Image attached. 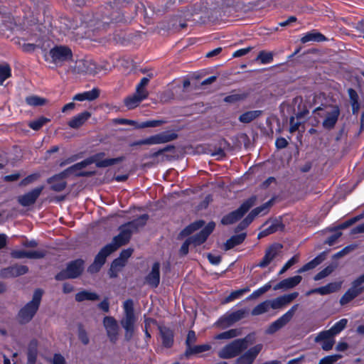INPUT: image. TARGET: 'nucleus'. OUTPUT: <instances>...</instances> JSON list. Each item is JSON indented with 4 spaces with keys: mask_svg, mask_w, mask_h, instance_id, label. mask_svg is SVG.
I'll list each match as a JSON object with an SVG mask.
<instances>
[{
    "mask_svg": "<svg viewBox=\"0 0 364 364\" xmlns=\"http://www.w3.org/2000/svg\"><path fill=\"white\" fill-rule=\"evenodd\" d=\"M122 20L121 14L113 10L111 4L105 6H100L98 10L93 14L92 18L90 19L89 24L90 27H93V31H100L107 30L112 23L119 22Z\"/></svg>",
    "mask_w": 364,
    "mask_h": 364,
    "instance_id": "1",
    "label": "nucleus"
},
{
    "mask_svg": "<svg viewBox=\"0 0 364 364\" xmlns=\"http://www.w3.org/2000/svg\"><path fill=\"white\" fill-rule=\"evenodd\" d=\"M43 295V290L36 289L33 292L32 299L20 309L16 316L20 324L25 325L32 321L39 309Z\"/></svg>",
    "mask_w": 364,
    "mask_h": 364,
    "instance_id": "2",
    "label": "nucleus"
},
{
    "mask_svg": "<svg viewBox=\"0 0 364 364\" xmlns=\"http://www.w3.org/2000/svg\"><path fill=\"white\" fill-rule=\"evenodd\" d=\"M254 336L248 334L242 338H237L223 346L218 352V357L222 359H231L235 358L253 343Z\"/></svg>",
    "mask_w": 364,
    "mask_h": 364,
    "instance_id": "3",
    "label": "nucleus"
},
{
    "mask_svg": "<svg viewBox=\"0 0 364 364\" xmlns=\"http://www.w3.org/2000/svg\"><path fill=\"white\" fill-rule=\"evenodd\" d=\"M215 228V223L213 221H210L199 232L188 237L179 250L180 255L182 256L188 255L189 246L191 245L194 247H198L203 244L213 232Z\"/></svg>",
    "mask_w": 364,
    "mask_h": 364,
    "instance_id": "4",
    "label": "nucleus"
},
{
    "mask_svg": "<svg viewBox=\"0 0 364 364\" xmlns=\"http://www.w3.org/2000/svg\"><path fill=\"white\" fill-rule=\"evenodd\" d=\"M124 316L120 321V324L125 331V340L129 341L135 330L136 317L134 314V301L132 299H127L123 303Z\"/></svg>",
    "mask_w": 364,
    "mask_h": 364,
    "instance_id": "5",
    "label": "nucleus"
},
{
    "mask_svg": "<svg viewBox=\"0 0 364 364\" xmlns=\"http://www.w3.org/2000/svg\"><path fill=\"white\" fill-rule=\"evenodd\" d=\"M73 56V51L69 46L55 45L44 54V60L56 66H61L65 63L72 60Z\"/></svg>",
    "mask_w": 364,
    "mask_h": 364,
    "instance_id": "6",
    "label": "nucleus"
},
{
    "mask_svg": "<svg viewBox=\"0 0 364 364\" xmlns=\"http://www.w3.org/2000/svg\"><path fill=\"white\" fill-rule=\"evenodd\" d=\"M256 200V196H250L237 209L225 215L221 219V223L224 225H228L240 220L255 205Z\"/></svg>",
    "mask_w": 364,
    "mask_h": 364,
    "instance_id": "7",
    "label": "nucleus"
},
{
    "mask_svg": "<svg viewBox=\"0 0 364 364\" xmlns=\"http://www.w3.org/2000/svg\"><path fill=\"white\" fill-rule=\"evenodd\" d=\"M85 262L82 259H76L67 264L66 268L55 275L57 281H64L68 279H76L83 272Z\"/></svg>",
    "mask_w": 364,
    "mask_h": 364,
    "instance_id": "8",
    "label": "nucleus"
},
{
    "mask_svg": "<svg viewBox=\"0 0 364 364\" xmlns=\"http://www.w3.org/2000/svg\"><path fill=\"white\" fill-rule=\"evenodd\" d=\"M178 138L176 132L165 131L155 135L150 136L146 139H139L132 142L129 146L133 147L141 145H152L167 143Z\"/></svg>",
    "mask_w": 364,
    "mask_h": 364,
    "instance_id": "9",
    "label": "nucleus"
},
{
    "mask_svg": "<svg viewBox=\"0 0 364 364\" xmlns=\"http://www.w3.org/2000/svg\"><path fill=\"white\" fill-rule=\"evenodd\" d=\"M105 156V152H98L85 159L84 161L87 166L92 164H95L97 168H106L121 163L125 159L124 156L102 159Z\"/></svg>",
    "mask_w": 364,
    "mask_h": 364,
    "instance_id": "10",
    "label": "nucleus"
},
{
    "mask_svg": "<svg viewBox=\"0 0 364 364\" xmlns=\"http://www.w3.org/2000/svg\"><path fill=\"white\" fill-rule=\"evenodd\" d=\"M105 156V152H98L85 159L84 161L87 166L92 164H95L97 168H106L121 163L125 159L124 156L102 159Z\"/></svg>",
    "mask_w": 364,
    "mask_h": 364,
    "instance_id": "11",
    "label": "nucleus"
},
{
    "mask_svg": "<svg viewBox=\"0 0 364 364\" xmlns=\"http://www.w3.org/2000/svg\"><path fill=\"white\" fill-rule=\"evenodd\" d=\"M274 199L272 198L262 205L254 208L250 213L237 225L236 231L246 229L260 213L267 214L273 205Z\"/></svg>",
    "mask_w": 364,
    "mask_h": 364,
    "instance_id": "12",
    "label": "nucleus"
},
{
    "mask_svg": "<svg viewBox=\"0 0 364 364\" xmlns=\"http://www.w3.org/2000/svg\"><path fill=\"white\" fill-rule=\"evenodd\" d=\"M363 283H364V273L352 282V287L342 296L340 303L342 305L346 304L360 295L364 291V287H361Z\"/></svg>",
    "mask_w": 364,
    "mask_h": 364,
    "instance_id": "13",
    "label": "nucleus"
},
{
    "mask_svg": "<svg viewBox=\"0 0 364 364\" xmlns=\"http://www.w3.org/2000/svg\"><path fill=\"white\" fill-rule=\"evenodd\" d=\"M298 306L299 304H294L284 314L272 322L267 328V333L269 334H273L288 323L294 316Z\"/></svg>",
    "mask_w": 364,
    "mask_h": 364,
    "instance_id": "14",
    "label": "nucleus"
},
{
    "mask_svg": "<svg viewBox=\"0 0 364 364\" xmlns=\"http://www.w3.org/2000/svg\"><path fill=\"white\" fill-rule=\"evenodd\" d=\"M298 306L299 304H294L284 314L272 322L267 328V333L269 334H273L288 323L294 316Z\"/></svg>",
    "mask_w": 364,
    "mask_h": 364,
    "instance_id": "15",
    "label": "nucleus"
},
{
    "mask_svg": "<svg viewBox=\"0 0 364 364\" xmlns=\"http://www.w3.org/2000/svg\"><path fill=\"white\" fill-rule=\"evenodd\" d=\"M114 122L118 124H127L134 126L136 129H144L147 127H157L166 123V121L162 119H153L147 120L142 122H138L132 119L124 118H117Z\"/></svg>",
    "mask_w": 364,
    "mask_h": 364,
    "instance_id": "16",
    "label": "nucleus"
},
{
    "mask_svg": "<svg viewBox=\"0 0 364 364\" xmlns=\"http://www.w3.org/2000/svg\"><path fill=\"white\" fill-rule=\"evenodd\" d=\"M103 325L108 338L112 343H115L119 336V326L117 320L112 316H105Z\"/></svg>",
    "mask_w": 364,
    "mask_h": 364,
    "instance_id": "17",
    "label": "nucleus"
},
{
    "mask_svg": "<svg viewBox=\"0 0 364 364\" xmlns=\"http://www.w3.org/2000/svg\"><path fill=\"white\" fill-rule=\"evenodd\" d=\"M44 188L43 186H38L23 195L18 197V202L23 207L33 205Z\"/></svg>",
    "mask_w": 364,
    "mask_h": 364,
    "instance_id": "18",
    "label": "nucleus"
},
{
    "mask_svg": "<svg viewBox=\"0 0 364 364\" xmlns=\"http://www.w3.org/2000/svg\"><path fill=\"white\" fill-rule=\"evenodd\" d=\"M67 178L64 174H62V171L54 174L49 177L46 180V183L50 185V189L55 192H61L64 191L68 185L65 181Z\"/></svg>",
    "mask_w": 364,
    "mask_h": 364,
    "instance_id": "19",
    "label": "nucleus"
},
{
    "mask_svg": "<svg viewBox=\"0 0 364 364\" xmlns=\"http://www.w3.org/2000/svg\"><path fill=\"white\" fill-rule=\"evenodd\" d=\"M282 248V245L279 243H274L270 245L266 250L262 259L257 264L261 268L267 267L271 262L277 256L279 250Z\"/></svg>",
    "mask_w": 364,
    "mask_h": 364,
    "instance_id": "20",
    "label": "nucleus"
},
{
    "mask_svg": "<svg viewBox=\"0 0 364 364\" xmlns=\"http://www.w3.org/2000/svg\"><path fill=\"white\" fill-rule=\"evenodd\" d=\"M47 255L46 250H38L26 251L23 250H14L11 252V256L16 259H42L44 258Z\"/></svg>",
    "mask_w": 364,
    "mask_h": 364,
    "instance_id": "21",
    "label": "nucleus"
},
{
    "mask_svg": "<svg viewBox=\"0 0 364 364\" xmlns=\"http://www.w3.org/2000/svg\"><path fill=\"white\" fill-rule=\"evenodd\" d=\"M144 283L151 288H156L160 283V263L155 262L151 272L144 277Z\"/></svg>",
    "mask_w": 364,
    "mask_h": 364,
    "instance_id": "22",
    "label": "nucleus"
},
{
    "mask_svg": "<svg viewBox=\"0 0 364 364\" xmlns=\"http://www.w3.org/2000/svg\"><path fill=\"white\" fill-rule=\"evenodd\" d=\"M341 110L338 105L331 107V110L326 112V117L322 123L323 127L328 130L333 129L338 119Z\"/></svg>",
    "mask_w": 364,
    "mask_h": 364,
    "instance_id": "23",
    "label": "nucleus"
},
{
    "mask_svg": "<svg viewBox=\"0 0 364 364\" xmlns=\"http://www.w3.org/2000/svg\"><path fill=\"white\" fill-rule=\"evenodd\" d=\"M299 296L296 291L288 294H284L278 296L272 300H269L270 307L273 309H281L285 305L289 304Z\"/></svg>",
    "mask_w": 364,
    "mask_h": 364,
    "instance_id": "24",
    "label": "nucleus"
},
{
    "mask_svg": "<svg viewBox=\"0 0 364 364\" xmlns=\"http://www.w3.org/2000/svg\"><path fill=\"white\" fill-rule=\"evenodd\" d=\"M162 346L164 348H170L173 346L174 333L172 329L165 326H158Z\"/></svg>",
    "mask_w": 364,
    "mask_h": 364,
    "instance_id": "25",
    "label": "nucleus"
},
{
    "mask_svg": "<svg viewBox=\"0 0 364 364\" xmlns=\"http://www.w3.org/2000/svg\"><path fill=\"white\" fill-rule=\"evenodd\" d=\"M28 267L26 265H12L1 270V274L4 278L17 277L26 274Z\"/></svg>",
    "mask_w": 364,
    "mask_h": 364,
    "instance_id": "26",
    "label": "nucleus"
},
{
    "mask_svg": "<svg viewBox=\"0 0 364 364\" xmlns=\"http://www.w3.org/2000/svg\"><path fill=\"white\" fill-rule=\"evenodd\" d=\"M212 348V346L209 343H204L200 345H193L190 348H186L184 353L182 355V358L186 359H190L193 356H199V355L205 351H208Z\"/></svg>",
    "mask_w": 364,
    "mask_h": 364,
    "instance_id": "27",
    "label": "nucleus"
},
{
    "mask_svg": "<svg viewBox=\"0 0 364 364\" xmlns=\"http://www.w3.org/2000/svg\"><path fill=\"white\" fill-rule=\"evenodd\" d=\"M62 174H64L66 178L73 175L75 177H91L96 174L95 171H82L80 170L76 164L68 167L62 171Z\"/></svg>",
    "mask_w": 364,
    "mask_h": 364,
    "instance_id": "28",
    "label": "nucleus"
},
{
    "mask_svg": "<svg viewBox=\"0 0 364 364\" xmlns=\"http://www.w3.org/2000/svg\"><path fill=\"white\" fill-rule=\"evenodd\" d=\"M149 218V215L144 213L131 221L124 223V226L130 229L132 233L136 232L139 228H141L146 225Z\"/></svg>",
    "mask_w": 364,
    "mask_h": 364,
    "instance_id": "29",
    "label": "nucleus"
},
{
    "mask_svg": "<svg viewBox=\"0 0 364 364\" xmlns=\"http://www.w3.org/2000/svg\"><path fill=\"white\" fill-rule=\"evenodd\" d=\"M245 314L246 311L245 309H239L229 314L226 316L220 318L217 323L218 324L224 323L227 325H231L243 318Z\"/></svg>",
    "mask_w": 364,
    "mask_h": 364,
    "instance_id": "30",
    "label": "nucleus"
},
{
    "mask_svg": "<svg viewBox=\"0 0 364 364\" xmlns=\"http://www.w3.org/2000/svg\"><path fill=\"white\" fill-rule=\"evenodd\" d=\"M91 117V113L88 111H84L73 117L68 124L70 128L78 129L82 127Z\"/></svg>",
    "mask_w": 364,
    "mask_h": 364,
    "instance_id": "31",
    "label": "nucleus"
},
{
    "mask_svg": "<svg viewBox=\"0 0 364 364\" xmlns=\"http://www.w3.org/2000/svg\"><path fill=\"white\" fill-rule=\"evenodd\" d=\"M301 279H302V277L299 275H296V276H294L291 277L284 279L280 281L279 283H277L274 286V289L278 290V289H287L293 288V287H296V285H298L301 282Z\"/></svg>",
    "mask_w": 364,
    "mask_h": 364,
    "instance_id": "32",
    "label": "nucleus"
},
{
    "mask_svg": "<svg viewBox=\"0 0 364 364\" xmlns=\"http://www.w3.org/2000/svg\"><path fill=\"white\" fill-rule=\"evenodd\" d=\"M347 323L348 320L346 318H342L336 322L333 326L328 331H323L320 332V340H321L323 336L326 334H330L335 336L336 335L340 333L346 327Z\"/></svg>",
    "mask_w": 364,
    "mask_h": 364,
    "instance_id": "33",
    "label": "nucleus"
},
{
    "mask_svg": "<svg viewBox=\"0 0 364 364\" xmlns=\"http://www.w3.org/2000/svg\"><path fill=\"white\" fill-rule=\"evenodd\" d=\"M205 224V222L203 220H198L187 225L180 232V235L181 237H188L191 235L194 232L202 228Z\"/></svg>",
    "mask_w": 364,
    "mask_h": 364,
    "instance_id": "34",
    "label": "nucleus"
},
{
    "mask_svg": "<svg viewBox=\"0 0 364 364\" xmlns=\"http://www.w3.org/2000/svg\"><path fill=\"white\" fill-rule=\"evenodd\" d=\"M16 45H21V41H32L38 43L41 41L40 36L31 31L22 32V36H16L12 39Z\"/></svg>",
    "mask_w": 364,
    "mask_h": 364,
    "instance_id": "35",
    "label": "nucleus"
},
{
    "mask_svg": "<svg viewBox=\"0 0 364 364\" xmlns=\"http://www.w3.org/2000/svg\"><path fill=\"white\" fill-rule=\"evenodd\" d=\"M38 355V341L33 339L30 341L27 351V364H36Z\"/></svg>",
    "mask_w": 364,
    "mask_h": 364,
    "instance_id": "36",
    "label": "nucleus"
},
{
    "mask_svg": "<svg viewBox=\"0 0 364 364\" xmlns=\"http://www.w3.org/2000/svg\"><path fill=\"white\" fill-rule=\"evenodd\" d=\"M246 233H240L231 236L225 243V250H229L242 244L246 238Z\"/></svg>",
    "mask_w": 364,
    "mask_h": 364,
    "instance_id": "37",
    "label": "nucleus"
},
{
    "mask_svg": "<svg viewBox=\"0 0 364 364\" xmlns=\"http://www.w3.org/2000/svg\"><path fill=\"white\" fill-rule=\"evenodd\" d=\"M348 97L350 99V105L352 107V112L355 114L358 112L360 106L359 103V96L355 90L353 88H348Z\"/></svg>",
    "mask_w": 364,
    "mask_h": 364,
    "instance_id": "38",
    "label": "nucleus"
},
{
    "mask_svg": "<svg viewBox=\"0 0 364 364\" xmlns=\"http://www.w3.org/2000/svg\"><path fill=\"white\" fill-rule=\"evenodd\" d=\"M112 252H114L111 250V246L106 245L100 250V252L95 256L94 262L100 264V266H103V264L106 262L107 257Z\"/></svg>",
    "mask_w": 364,
    "mask_h": 364,
    "instance_id": "39",
    "label": "nucleus"
},
{
    "mask_svg": "<svg viewBox=\"0 0 364 364\" xmlns=\"http://www.w3.org/2000/svg\"><path fill=\"white\" fill-rule=\"evenodd\" d=\"M307 114H309V111L304 110L303 112H298L296 114V118L293 116L290 117V119H289V124H290L289 132L291 133H293L299 129V127L301 123V119L302 118H304L305 115Z\"/></svg>",
    "mask_w": 364,
    "mask_h": 364,
    "instance_id": "40",
    "label": "nucleus"
},
{
    "mask_svg": "<svg viewBox=\"0 0 364 364\" xmlns=\"http://www.w3.org/2000/svg\"><path fill=\"white\" fill-rule=\"evenodd\" d=\"M126 264L120 260V259H114L110 265L109 269V275L110 278H116L118 277V274L122 271V268Z\"/></svg>",
    "mask_w": 364,
    "mask_h": 364,
    "instance_id": "41",
    "label": "nucleus"
},
{
    "mask_svg": "<svg viewBox=\"0 0 364 364\" xmlns=\"http://www.w3.org/2000/svg\"><path fill=\"white\" fill-rule=\"evenodd\" d=\"M18 28V26L10 16H4L0 23V33L9 31L14 32Z\"/></svg>",
    "mask_w": 364,
    "mask_h": 364,
    "instance_id": "42",
    "label": "nucleus"
},
{
    "mask_svg": "<svg viewBox=\"0 0 364 364\" xmlns=\"http://www.w3.org/2000/svg\"><path fill=\"white\" fill-rule=\"evenodd\" d=\"M262 114L261 110L247 111L239 117V121L242 123H250Z\"/></svg>",
    "mask_w": 364,
    "mask_h": 364,
    "instance_id": "43",
    "label": "nucleus"
},
{
    "mask_svg": "<svg viewBox=\"0 0 364 364\" xmlns=\"http://www.w3.org/2000/svg\"><path fill=\"white\" fill-rule=\"evenodd\" d=\"M99 299L100 297L98 294L95 292H90L86 290H82L75 294V300L78 302H81L85 300L96 301Z\"/></svg>",
    "mask_w": 364,
    "mask_h": 364,
    "instance_id": "44",
    "label": "nucleus"
},
{
    "mask_svg": "<svg viewBox=\"0 0 364 364\" xmlns=\"http://www.w3.org/2000/svg\"><path fill=\"white\" fill-rule=\"evenodd\" d=\"M262 349V344H257L255 346L249 348L247 351H245L242 355L248 360L251 363L254 362L256 359L257 356L261 352Z\"/></svg>",
    "mask_w": 364,
    "mask_h": 364,
    "instance_id": "45",
    "label": "nucleus"
},
{
    "mask_svg": "<svg viewBox=\"0 0 364 364\" xmlns=\"http://www.w3.org/2000/svg\"><path fill=\"white\" fill-rule=\"evenodd\" d=\"M341 287V282H331L325 286L320 287V295H326L338 291Z\"/></svg>",
    "mask_w": 364,
    "mask_h": 364,
    "instance_id": "46",
    "label": "nucleus"
},
{
    "mask_svg": "<svg viewBox=\"0 0 364 364\" xmlns=\"http://www.w3.org/2000/svg\"><path fill=\"white\" fill-rule=\"evenodd\" d=\"M142 101L143 100H141V98L134 93L132 95L127 97L124 100V104L129 109H132L139 106Z\"/></svg>",
    "mask_w": 364,
    "mask_h": 364,
    "instance_id": "47",
    "label": "nucleus"
},
{
    "mask_svg": "<svg viewBox=\"0 0 364 364\" xmlns=\"http://www.w3.org/2000/svg\"><path fill=\"white\" fill-rule=\"evenodd\" d=\"M26 104L31 107L43 106L46 104V100L37 95H29L25 98Z\"/></svg>",
    "mask_w": 364,
    "mask_h": 364,
    "instance_id": "48",
    "label": "nucleus"
},
{
    "mask_svg": "<svg viewBox=\"0 0 364 364\" xmlns=\"http://www.w3.org/2000/svg\"><path fill=\"white\" fill-rule=\"evenodd\" d=\"M250 291V288L246 287L243 289H240L235 291H232L227 297L225 298L223 301V304L230 303L235 299H239L245 293Z\"/></svg>",
    "mask_w": 364,
    "mask_h": 364,
    "instance_id": "49",
    "label": "nucleus"
},
{
    "mask_svg": "<svg viewBox=\"0 0 364 364\" xmlns=\"http://www.w3.org/2000/svg\"><path fill=\"white\" fill-rule=\"evenodd\" d=\"M270 308L269 300H265L254 307L251 314L252 316H259L268 311Z\"/></svg>",
    "mask_w": 364,
    "mask_h": 364,
    "instance_id": "50",
    "label": "nucleus"
},
{
    "mask_svg": "<svg viewBox=\"0 0 364 364\" xmlns=\"http://www.w3.org/2000/svg\"><path fill=\"white\" fill-rule=\"evenodd\" d=\"M334 343V336H331L330 334L323 336L322 339L320 340V344L322 349L326 351L332 349Z\"/></svg>",
    "mask_w": 364,
    "mask_h": 364,
    "instance_id": "51",
    "label": "nucleus"
},
{
    "mask_svg": "<svg viewBox=\"0 0 364 364\" xmlns=\"http://www.w3.org/2000/svg\"><path fill=\"white\" fill-rule=\"evenodd\" d=\"M274 53L272 52H267L266 50H261L259 52L257 60H259L261 64L265 65L271 63L273 61Z\"/></svg>",
    "mask_w": 364,
    "mask_h": 364,
    "instance_id": "52",
    "label": "nucleus"
},
{
    "mask_svg": "<svg viewBox=\"0 0 364 364\" xmlns=\"http://www.w3.org/2000/svg\"><path fill=\"white\" fill-rule=\"evenodd\" d=\"M11 76V68L8 63L0 64V85Z\"/></svg>",
    "mask_w": 364,
    "mask_h": 364,
    "instance_id": "53",
    "label": "nucleus"
},
{
    "mask_svg": "<svg viewBox=\"0 0 364 364\" xmlns=\"http://www.w3.org/2000/svg\"><path fill=\"white\" fill-rule=\"evenodd\" d=\"M128 243H129L128 241H127L124 237H122V236L118 234L117 235H116L113 237L112 242L107 244V245H110L111 250L113 252H114L119 247H120L123 245H125Z\"/></svg>",
    "mask_w": 364,
    "mask_h": 364,
    "instance_id": "54",
    "label": "nucleus"
},
{
    "mask_svg": "<svg viewBox=\"0 0 364 364\" xmlns=\"http://www.w3.org/2000/svg\"><path fill=\"white\" fill-rule=\"evenodd\" d=\"M48 122H50L49 119L45 117H40L37 119L30 122L28 123V127L33 130L38 131Z\"/></svg>",
    "mask_w": 364,
    "mask_h": 364,
    "instance_id": "55",
    "label": "nucleus"
},
{
    "mask_svg": "<svg viewBox=\"0 0 364 364\" xmlns=\"http://www.w3.org/2000/svg\"><path fill=\"white\" fill-rule=\"evenodd\" d=\"M300 41L302 43H306L309 41L318 42V31L316 30H313L310 32H308L301 38Z\"/></svg>",
    "mask_w": 364,
    "mask_h": 364,
    "instance_id": "56",
    "label": "nucleus"
},
{
    "mask_svg": "<svg viewBox=\"0 0 364 364\" xmlns=\"http://www.w3.org/2000/svg\"><path fill=\"white\" fill-rule=\"evenodd\" d=\"M239 332L237 329H230L226 331L222 332L215 336L216 339H230L235 338L238 336Z\"/></svg>",
    "mask_w": 364,
    "mask_h": 364,
    "instance_id": "57",
    "label": "nucleus"
},
{
    "mask_svg": "<svg viewBox=\"0 0 364 364\" xmlns=\"http://www.w3.org/2000/svg\"><path fill=\"white\" fill-rule=\"evenodd\" d=\"M247 97V93H240V94H232L226 96L224 98V101L228 103H235L241 100L246 99Z\"/></svg>",
    "mask_w": 364,
    "mask_h": 364,
    "instance_id": "58",
    "label": "nucleus"
},
{
    "mask_svg": "<svg viewBox=\"0 0 364 364\" xmlns=\"http://www.w3.org/2000/svg\"><path fill=\"white\" fill-rule=\"evenodd\" d=\"M100 90L97 87H93L90 91L83 92L85 100L93 101L99 97Z\"/></svg>",
    "mask_w": 364,
    "mask_h": 364,
    "instance_id": "59",
    "label": "nucleus"
},
{
    "mask_svg": "<svg viewBox=\"0 0 364 364\" xmlns=\"http://www.w3.org/2000/svg\"><path fill=\"white\" fill-rule=\"evenodd\" d=\"M197 341L196 333L193 330H189L188 331L186 340H185V346L186 348H190L191 346L195 345Z\"/></svg>",
    "mask_w": 364,
    "mask_h": 364,
    "instance_id": "60",
    "label": "nucleus"
},
{
    "mask_svg": "<svg viewBox=\"0 0 364 364\" xmlns=\"http://www.w3.org/2000/svg\"><path fill=\"white\" fill-rule=\"evenodd\" d=\"M318 265V255L316 256L311 261L307 262L302 266L299 270V273H303L308 270L312 269Z\"/></svg>",
    "mask_w": 364,
    "mask_h": 364,
    "instance_id": "61",
    "label": "nucleus"
},
{
    "mask_svg": "<svg viewBox=\"0 0 364 364\" xmlns=\"http://www.w3.org/2000/svg\"><path fill=\"white\" fill-rule=\"evenodd\" d=\"M39 177L40 174L38 173H31L20 181L19 186H26L37 181L39 178Z\"/></svg>",
    "mask_w": 364,
    "mask_h": 364,
    "instance_id": "62",
    "label": "nucleus"
},
{
    "mask_svg": "<svg viewBox=\"0 0 364 364\" xmlns=\"http://www.w3.org/2000/svg\"><path fill=\"white\" fill-rule=\"evenodd\" d=\"M38 43H26V41H23V43L21 42V45H18L22 50L24 53H31L35 51V50L38 48Z\"/></svg>",
    "mask_w": 364,
    "mask_h": 364,
    "instance_id": "63",
    "label": "nucleus"
},
{
    "mask_svg": "<svg viewBox=\"0 0 364 364\" xmlns=\"http://www.w3.org/2000/svg\"><path fill=\"white\" fill-rule=\"evenodd\" d=\"M341 357L342 355L339 354L328 355L320 360V364H333L341 358Z\"/></svg>",
    "mask_w": 364,
    "mask_h": 364,
    "instance_id": "64",
    "label": "nucleus"
}]
</instances>
